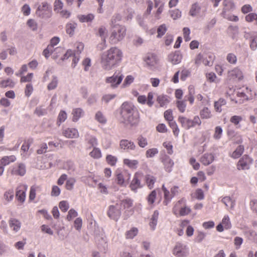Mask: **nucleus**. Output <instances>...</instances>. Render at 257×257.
<instances>
[{
  "mask_svg": "<svg viewBox=\"0 0 257 257\" xmlns=\"http://www.w3.org/2000/svg\"><path fill=\"white\" fill-rule=\"evenodd\" d=\"M34 113L38 116H41L45 115L47 113V110L42 106H39L36 108Z\"/></svg>",
  "mask_w": 257,
  "mask_h": 257,
  "instance_id": "nucleus-63",
  "label": "nucleus"
},
{
  "mask_svg": "<svg viewBox=\"0 0 257 257\" xmlns=\"http://www.w3.org/2000/svg\"><path fill=\"white\" fill-rule=\"evenodd\" d=\"M157 196V192L155 190L152 191L147 197L148 204L149 205L153 204L155 201Z\"/></svg>",
  "mask_w": 257,
  "mask_h": 257,
  "instance_id": "nucleus-44",
  "label": "nucleus"
},
{
  "mask_svg": "<svg viewBox=\"0 0 257 257\" xmlns=\"http://www.w3.org/2000/svg\"><path fill=\"white\" fill-rule=\"evenodd\" d=\"M214 56L213 54H205L202 63L205 66H211L214 62Z\"/></svg>",
  "mask_w": 257,
  "mask_h": 257,
  "instance_id": "nucleus-27",
  "label": "nucleus"
},
{
  "mask_svg": "<svg viewBox=\"0 0 257 257\" xmlns=\"http://www.w3.org/2000/svg\"><path fill=\"white\" fill-rule=\"evenodd\" d=\"M9 224L10 227L15 232H18L21 228V222L18 219L15 218H10L9 220Z\"/></svg>",
  "mask_w": 257,
  "mask_h": 257,
  "instance_id": "nucleus-18",
  "label": "nucleus"
},
{
  "mask_svg": "<svg viewBox=\"0 0 257 257\" xmlns=\"http://www.w3.org/2000/svg\"><path fill=\"white\" fill-rule=\"evenodd\" d=\"M26 172V166L24 164L17 163L11 170V173L14 175L24 176Z\"/></svg>",
  "mask_w": 257,
  "mask_h": 257,
  "instance_id": "nucleus-11",
  "label": "nucleus"
},
{
  "mask_svg": "<svg viewBox=\"0 0 257 257\" xmlns=\"http://www.w3.org/2000/svg\"><path fill=\"white\" fill-rule=\"evenodd\" d=\"M145 180L148 188L152 189L156 181V178L151 175H146L145 177Z\"/></svg>",
  "mask_w": 257,
  "mask_h": 257,
  "instance_id": "nucleus-32",
  "label": "nucleus"
},
{
  "mask_svg": "<svg viewBox=\"0 0 257 257\" xmlns=\"http://www.w3.org/2000/svg\"><path fill=\"white\" fill-rule=\"evenodd\" d=\"M95 119L101 124L106 123L107 119L103 113L100 111H98L95 114Z\"/></svg>",
  "mask_w": 257,
  "mask_h": 257,
  "instance_id": "nucleus-35",
  "label": "nucleus"
},
{
  "mask_svg": "<svg viewBox=\"0 0 257 257\" xmlns=\"http://www.w3.org/2000/svg\"><path fill=\"white\" fill-rule=\"evenodd\" d=\"M189 247L185 243L177 242L173 249V254L177 257H185L189 254Z\"/></svg>",
  "mask_w": 257,
  "mask_h": 257,
  "instance_id": "nucleus-6",
  "label": "nucleus"
},
{
  "mask_svg": "<svg viewBox=\"0 0 257 257\" xmlns=\"http://www.w3.org/2000/svg\"><path fill=\"white\" fill-rule=\"evenodd\" d=\"M0 86L3 88H6L8 87L10 88H13L15 86V83L12 79H8L7 80H2L0 82Z\"/></svg>",
  "mask_w": 257,
  "mask_h": 257,
  "instance_id": "nucleus-41",
  "label": "nucleus"
},
{
  "mask_svg": "<svg viewBox=\"0 0 257 257\" xmlns=\"http://www.w3.org/2000/svg\"><path fill=\"white\" fill-rule=\"evenodd\" d=\"M185 203L186 200L184 198H182L177 201L173 208V213L176 215L177 214L178 210H180L181 206L185 205Z\"/></svg>",
  "mask_w": 257,
  "mask_h": 257,
  "instance_id": "nucleus-39",
  "label": "nucleus"
},
{
  "mask_svg": "<svg viewBox=\"0 0 257 257\" xmlns=\"http://www.w3.org/2000/svg\"><path fill=\"white\" fill-rule=\"evenodd\" d=\"M119 208L114 205H110L107 212L108 216L112 219L117 221L121 215Z\"/></svg>",
  "mask_w": 257,
  "mask_h": 257,
  "instance_id": "nucleus-15",
  "label": "nucleus"
},
{
  "mask_svg": "<svg viewBox=\"0 0 257 257\" xmlns=\"http://www.w3.org/2000/svg\"><path fill=\"white\" fill-rule=\"evenodd\" d=\"M77 18L81 23L91 22L94 18V16L92 14H89L87 15H78Z\"/></svg>",
  "mask_w": 257,
  "mask_h": 257,
  "instance_id": "nucleus-31",
  "label": "nucleus"
},
{
  "mask_svg": "<svg viewBox=\"0 0 257 257\" xmlns=\"http://www.w3.org/2000/svg\"><path fill=\"white\" fill-rule=\"evenodd\" d=\"M119 120L120 122L136 125L139 121V112L133 103L125 101L119 107Z\"/></svg>",
  "mask_w": 257,
  "mask_h": 257,
  "instance_id": "nucleus-1",
  "label": "nucleus"
},
{
  "mask_svg": "<svg viewBox=\"0 0 257 257\" xmlns=\"http://www.w3.org/2000/svg\"><path fill=\"white\" fill-rule=\"evenodd\" d=\"M138 145L141 148H145L148 145V141L146 138L141 135L137 138Z\"/></svg>",
  "mask_w": 257,
  "mask_h": 257,
  "instance_id": "nucleus-46",
  "label": "nucleus"
},
{
  "mask_svg": "<svg viewBox=\"0 0 257 257\" xmlns=\"http://www.w3.org/2000/svg\"><path fill=\"white\" fill-rule=\"evenodd\" d=\"M95 240L98 249L102 252H105L107 249V239L104 234L96 235L95 237Z\"/></svg>",
  "mask_w": 257,
  "mask_h": 257,
  "instance_id": "nucleus-10",
  "label": "nucleus"
},
{
  "mask_svg": "<svg viewBox=\"0 0 257 257\" xmlns=\"http://www.w3.org/2000/svg\"><path fill=\"white\" fill-rule=\"evenodd\" d=\"M0 229L4 234H8L9 233L7 223L5 220H3L0 222Z\"/></svg>",
  "mask_w": 257,
  "mask_h": 257,
  "instance_id": "nucleus-62",
  "label": "nucleus"
},
{
  "mask_svg": "<svg viewBox=\"0 0 257 257\" xmlns=\"http://www.w3.org/2000/svg\"><path fill=\"white\" fill-rule=\"evenodd\" d=\"M36 14L41 19L45 20L49 19L52 15L51 5L46 1L43 2L37 8Z\"/></svg>",
  "mask_w": 257,
  "mask_h": 257,
  "instance_id": "nucleus-4",
  "label": "nucleus"
},
{
  "mask_svg": "<svg viewBox=\"0 0 257 257\" xmlns=\"http://www.w3.org/2000/svg\"><path fill=\"white\" fill-rule=\"evenodd\" d=\"M214 160V156L212 153H205L203 155L200 159V162L204 166L211 164Z\"/></svg>",
  "mask_w": 257,
  "mask_h": 257,
  "instance_id": "nucleus-19",
  "label": "nucleus"
},
{
  "mask_svg": "<svg viewBox=\"0 0 257 257\" xmlns=\"http://www.w3.org/2000/svg\"><path fill=\"white\" fill-rule=\"evenodd\" d=\"M62 134L67 138H77L79 137L77 130L74 128H67L63 130Z\"/></svg>",
  "mask_w": 257,
  "mask_h": 257,
  "instance_id": "nucleus-21",
  "label": "nucleus"
},
{
  "mask_svg": "<svg viewBox=\"0 0 257 257\" xmlns=\"http://www.w3.org/2000/svg\"><path fill=\"white\" fill-rule=\"evenodd\" d=\"M116 95L114 94H107L102 96L101 100L105 103H108L110 100L114 99Z\"/></svg>",
  "mask_w": 257,
  "mask_h": 257,
  "instance_id": "nucleus-57",
  "label": "nucleus"
},
{
  "mask_svg": "<svg viewBox=\"0 0 257 257\" xmlns=\"http://www.w3.org/2000/svg\"><path fill=\"white\" fill-rule=\"evenodd\" d=\"M106 160L107 163L112 166H115L117 162L116 157L111 155H107Z\"/></svg>",
  "mask_w": 257,
  "mask_h": 257,
  "instance_id": "nucleus-59",
  "label": "nucleus"
},
{
  "mask_svg": "<svg viewBox=\"0 0 257 257\" xmlns=\"http://www.w3.org/2000/svg\"><path fill=\"white\" fill-rule=\"evenodd\" d=\"M72 114L73 115L72 121L76 122L84 115V111L81 108H76L73 109Z\"/></svg>",
  "mask_w": 257,
  "mask_h": 257,
  "instance_id": "nucleus-22",
  "label": "nucleus"
},
{
  "mask_svg": "<svg viewBox=\"0 0 257 257\" xmlns=\"http://www.w3.org/2000/svg\"><path fill=\"white\" fill-rule=\"evenodd\" d=\"M16 160V157L14 155L3 157L0 160V163L5 166L8 165L11 163L14 162Z\"/></svg>",
  "mask_w": 257,
  "mask_h": 257,
  "instance_id": "nucleus-28",
  "label": "nucleus"
},
{
  "mask_svg": "<svg viewBox=\"0 0 257 257\" xmlns=\"http://www.w3.org/2000/svg\"><path fill=\"white\" fill-rule=\"evenodd\" d=\"M77 215V212L74 209L71 208L68 212L66 219L68 221H71Z\"/></svg>",
  "mask_w": 257,
  "mask_h": 257,
  "instance_id": "nucleus-54",
  "label": "nucleus"
},
{
  "mask_svg": "<svg viewBox=\"0 0 257 257\" xmlns=\"http://www.w3.org/2000/svg\"><path fill=\"white\" fill-rule=\"evenodd\" d=\"M123 163L130 168H135L138 164V161L136 160H132L128 159H124Z\"/></svg>",
  "mask_w": 257,
  "mask_h": 257,
  "instance_id": "nucleus-50",
  "label": "nucleus"
},
{
  "mask_svg": "<svg viewBox=\"0 0 257 257\" xmlns=\"http://www.w3.org/2000/svg\"><path fill=\"white\" fill-rule=\"evenodd\" d=\"M228 77L230 79L237 78L238 80H241L243 78V74L239 68H234L233 69L228 72Z\"/></svg>",
  "mask_w": 257,
  "mask_h": 257,
  "instance_id": "nucleus-20",
  "label": "nucleus"
},
{
  "mask_svg": "<svg viewBox=\"0 0 257 257\" xmlns=\"http://www.w3.org/2000/svg\"><path fill=\"white\" fill-rule=\"evenodd\" d=\"M67 118V113L64 110H61L58 116V121L57 123L58 125L64 122Z\"/></svg>",
  "mask_w": 257,
  "mask_h": 257,
  "instance_id": "nucleus-49",
  "label": "nucleus"
},
{
  "mask_svg": "<svg viewBox=\"0 0 257 257\" xmlns=\"http://www.w3.org/2000/svg\"><path fill=\"white\" fill-rule=\"evenodd\" d=\"M201 10V7L198 3H195L193 4L190 9L189 14L192 16H196L199 12Z\"/></svg>",
  "mask_w": 257,
  "mask_h": 257,
  "instance_id": "nucleus-37",
  "label": "nucleus"
},
{
  "mask_svg": "<svg viewBox=\"0 0 257 257\" xmlns=\"http://www.w3.org/2000/svg\"><path fill=\"white\" fill-rule=\"evenodd\" d=\"M85 140L88 144L90 145L89 149L96 147L98 145L97 139L93 136L87 134L85 136Z\"/></svg>",
  "mask_w": 257,
  "mask_h": 257,
  "instance_id": "nucleus-23",
  "label": "nucleus"
},
{
  "mask_svg": "<svg viewBox=\"0 0 257 257\" xmlns=\"http://www.w3.org/2000/svg\"><path fill=\"white\" fill-rule=\"evenodd\" d=\"M123 78L121 72L116 71L112 76L107 77L105 79V82L110 84L111 87L115 88L121 83Z\"/></svg>",
  "mask_w": 257,
  "mask_h": 257,
  "instance_id": "nucleus-7",
  "label": "nucleus"
},
{
  "mask_svg": "<svg viewBox=\"0 0 257 257\" xmlns=\"http://www.w3.org/2000/svg\"><path fill=\"white\" fill-rule=\"evenodd\" d=\"M119 147L120 149L126 152L134 151L137 148L136 145L133 142L126 139H123L120 141Z\"/></svg>",
  "mask_w": 257,
  "mask_h": 257,
  "instance_id": "nucleus-14",
  "label": "nucleus"
},
{
  "mask_svg": "<svg viewBox=\"0 0 257 257\" xmlns=\"http://www.w3.org/2000/svg\"><path fill=\"white\" fill-rule=\"evenodd\" d=\"M190 212L191 209L185 204L181 206L180 210H179V214L180 216H185L189 214Z\"/></svg>",
  "mask_w": 257,
  "mask_h": 257,
  "instance_id": "nucleus-51",
  "label": "nucleus"
},
{
  "mask_svg": "<svg viewBox=\"0 0 257 257\" xmlns=\"http://www.w3.org/2000/svg\"><path fill=\"white\" fill-rule=\"evenodd\" d=\"M221 201L226 206V207H229L231 210L234 209L235 202L230 197L225 196L221 199Z\"/></svg>",
  "mask_w": 257,
  "mask_h": 257,
  "instance_id": "nucleus-25",
  "label": "nucleus"
},
{
  "mask_svg": "<svg viewBox=\"0 0 257 257\" xmlns=\"http://www.w3.org/2000/svg\"><path fill=\"white\" fill-rule=\"evenodd\" d=\"M111 27L109 41L111 44H115L124 38L126 34V29L124 26L119 25H114Z\"/></svg>",
  "mask_w": 257,
  "mask_h": 257,
  "instance_id": "nucleus-3",
  "label": "nucleus"
},
{
  "mask_svg": "<svg viewBox=\"0 0 257 257\" xmlns=\"http://www.w3.org/2000/svg\"><path fill=\"white\" fill-rule=\"evenodd\" d=\"M226 100L222 98H220L218 100L214 102V108L217 112H220L222 111L221 106L225 105Z\"/></svg>",
  "mask_w": 257,
  "mask_h": 257,
  "instance_id": "nucleus-36",
  "label": "nucleus"
},
{
  "mask_svg": "<svg viewBox=\"0 0 257 257\" xmlns=\"http://www.w3.org/2000/svg\"><path fill=\"white\" fill-rule=\"evenodd\" d=\"M4 199L7 201V202H10L14 198V191L13 189H9L5 193L4 195Z\"/></svg>",
  "mask_w": 257,
  "mask_h": 257,
  "instance_id": "nucleus-47",
  "label": "nucleus"
},
{
  "mask_svg": "<svg viewBox=\"0 0 257 257\" xmlns=\"http://www.w3.org/2000/svg\"><path fill=\"white\" fill-rule=\"evenodd\" d=\"M253 163V159L248 155H243L238 161L236 168L238 170H247L250 168Z\"/></svg>",
  "mask_w": 257,
  "mask_h": 257,
  "instance_id": "nucleus-8",
  "label": "nucleus"
},
{
  "mask_svg": "<svg viewBox=\"0 0 257 257\" xmlns=\"http://www.w3.org/2000/svg\"><path fill=\"white\" fill-rule=\"evenodd\" d=\"M160 160L164 165L165 170L167 172H171L174 165L173 161L166 155H163Z\"/></svg>",
  "mask_w": 257,
  "mask_h": 257,
  "instance_id": "nucleus-12",
  "label": "nucleus"
},
{
  "mask_svg": "<svg viewBox=\"0 0 257 257\" xmlns=\"http://www.w3.org/2000/svg\"><path fill=\"white\" fill-rule=\"evenodd\" d=\"M63 3L61 0H55L54 3V10L57 13H59L63 8Z\"/></svg>",
  "mask_w": 257,
  "mask_h": 257,
  "instance_id": "nucleus-43",
  "label": "nucleus"
},
{
  "mask_svg": "<svg viewBox=\"0 0 257 257\" xmlns=\"http://www.w3.org/2000/svg\"><path fill=\"white\" fill-rule=\"evenodd\" d=\"M138 232V230L137 228L134 227L130 230L126 232L125 235L126 238L132 239L136 236Z\"/></svg>",
  "mask_w": 257,
  "mask_h": 257,
  "instance_id": "nucleus-48",
  "label": "nucleus"
},
{
  "mask_svg": "<svg viewBox=\"0 0 257 257\" xmlns=\"http://www.w3.org/2000/svg\"><path fill=\"white\" fill-rule=\"evenodd\" d=\"M159 214V211L158 210H155L153 214L152 215V217L151 218L150 225L153 230H155L156 226L157 225Z\"/></svg>",
  "mask_w": 257,
  "mask_h": 257,
  "instance_id": "nucleus-30",
  "label": "nucleus"
},
{
  "mask_svg": "<svg viewBox=\"0 0 257 257\" xmlns=\"http://www.w3.org/2000/svg\"><path fill=\"white\" fill-rule=\"evenodd\" d=\"M244 148L243 145L238 146L236 149L233 152L230 157L233 159H237L239 158L243 154Z\"/></svg>",
  "mask_w": 257,
  "mask_h": 257,
  "instance_id": "nucleus-29",
  "label": "nucleus"
},
{
  "mask_svg": "<svg viewBox=\"0 0 257 257\" xmlns=\"http://www.w3.org/2000/svg\"><path fill=\"white\" fill-rule=\"evenodd\" d=\"M222 134V129L220 126H217L215 128V133L213 138L215 140H219L221 138Z\"/></svg>",
  "mask_w": 257,
  "mask_h": 257,
  "instance_id": "nucleus-60",
  "label": "nucleus"
},
{
  "mask_svg": "<svg viewBox=\"0 0 257 257\" xmlns=\"http://www.w3.org/2000/svg\"><path fill=\"white\" fill-rule=\"evenodd\" d=\"M162 190L164 194V201L163 203L165 205H167L174 197L172 196L171 193L165 187L164 185L162 186Z\"/></svg>",
  "mask_w": 257,
  "mask_h": 257,
  "instance_id": "nucleus-26",
  "label": "nucleus"
},
{
  "mask_svg": "<svg viewBox=\"0 0 257 257\" xmlns=\"http://www.w3.org/2000/svg\"><path fill=\"white\" fill-rule=\"evenodd\" d=\"M169 124L170 127L173 130L174 136L178 137L180 131L176 122L172 120L169 121Z\"/></svg>",
  "mask_w": 257,
  "mask_h": 257,
  "instance_id": "nucleus-42",
  "label": "nucleus"
},
{
  "mask_svg": "<svg viewBox=\"0 0 257 257\" xmlns=\"http://www.w3.org/2000/svg\"><path fill=\"white\" fill-rule=\"evenodd\" d=\"M77 26V24L74 22L68 23L66 25V33L70 36H73Z\"/></svg>",
  "mask_w": 257,
  "mask_h": 257,
  "instance_id": "nucleus-24",
  "label": "nucleus"
},
{
  "mask_svg": "<svg viewBox=\"0 0 257 257\" xmlns=\"http://www.w3.org/2000/svg\"><path fill=\"white\" fill-rule=\"evenodd\" d=\"M93 150L89 153V155L95 159H99L101 157V152L100 150L97 147L93 148Z\"/></svg>",
  "mask_w": 257,
  "mask_h": 257,
  "instance_id": "nucleus-40",
  "label": "nucleus"
},
{
  "mask_svg": "<svg viewBox=\"0 0 257 257\" xmlns=\"http://www.w3.org/2000/svg\"><path fill=\"white\" fill-rule=\"evenodd\" d=\"M122 53L116 47H111L103 53L101 55V64L106 70H110L121 61Z\"/></svg>",
  "mask_w": 257,
  "mask_h": 257,
  "instance_id": "nucleus-2",
  "label": "nucleus"
},
{
  "mask_svg": "<svg viewBox=\"0 0 257 257\" xmlns=\"http://www.w3.org/2000/svg\"><path fill=\"white\" fill-rule=\"evenodd\" d=\"M157 148H152L148 150L146 152V156L147 158H153L158 153Z\"/></svg>",
  "mask_w": 257,
  "mask_h": 257,
  "instance_id": "nucleus-53",
  "label": "nucleus"
},
{
  "mask_svg": "<svg viewBox=\"0 0 257 257\" xmlns=\"http://www.w3.org/2000/svg\"><path fill=\"white\" fill-rule=\"evenodd\" d=\"M76 179L74 178H70L67 181L65 184L66 189L68 190H72L74 188V185L76 182Z\"/></svg>",
  "mask_w": 257,
  "mask_h": 257,
  "instance_id": "nucleus-45",
  "label": "nucleus"
},
{
  "mask_svg": "<svg viewBox=\"0 0 257 257\" xmlns=\"http://www.w3.org/2000/svg\"><path fill=\"white\" fill-rule=\"evenodd\" d=\"M27 189V186L24 185H20L17 188L16 196L18 200L22 203L25 201Z\"/></svg>",
  "mask_w": 257,
  "mask_h": 257,
  "instance_id": "nucleus-16",
  "label": "nucleus"
},
{
  "mask_svg": "<svg viewBox=\"0 0 257 257\" xmlns=\"http://www.w3.org/2000/svg\"><path fill=\"white\" fill-rule=\"evenodd\" d=\"M146 65L150 67H155L158 63L159 59L157 55L153 53H148L144 58Z\"/></svg>",
  "mask_w": 257,
  "mask_h": 257,
  "instance_id": "nucleus-13",
  "label": "nucleus"
},
{
  "mask_svg": "<svg viewBox=\"0 0 257 257\" xmlns=\"http://www.w3.org/2000/svg\"><path fill=\"white\" fill-rule=\"evenodd\" d=\"M59 207L62 212H65L69 209V205L67 201L63 200L59 202Z\"/></svg>",
  "mask_w": 257,
  "mask_h": 257,
  "instance_id": "nucleus-56",
  "label": "nucleus"
},
{
  "mask_svg": "<svg viewBox=\"0 0 257 257\" xmlns=\"http://www.w3.org/2000/svg\"><path fill=\"white\" fill-rule=\"evenodd\" d=\"M200 115L202 119H207L211 117V111L207 107H204L200 110Z\"/></svg>",
  "mask_w": 257,
  "mask_h": 257,
  "instance_id": "nucleus-38",
  "label": "nucleus"
},
{
  "mask_svg": "<svg viewBox=\"0 0 257 257\" xmlns=\"http://www.w3.org/2000/svg\"><path fill=\"white\" fill-rule=\"evenodd\" d=\"M227 61L230 64H235L237 62L236 56L233 53H229L226 56Z\"/></svg>",
  "mask_w": 257,
  "mask_h": 257,
  "instance_id": "nucleus-58",
  "label": "nucleus"
},
{
  "mask_svg": "<svg viewBox=\"0 0 257 257\" xmlns=\"http://www.w3.org/2000/svg\"><path fill=\"white\" fill-rule=\"evenodd\" d=\"M58 77L56 75H53L51 82L47 85V89L49 90L56 89L58 86Z\"/></svg>",
  "mask_w": 257,
  "mask_h": 257,
  "instance_id": "nucleus-34",
  "label": "nucleus"
},
{
  "mask_svg": "<svg viewBox=\"0 0 257 257\" xmlns=\"http://www.w3.org/2000/svg\"><path fill=\"white\" fill-rule=\"evenodd\" d=\"M157 101L160 104V106L164 107L169 103L170 100L167 95L162 94L158 96Z\"/></svg>",
  "mask_w": 257,
  "mask_h": 257,
  "instance_id": "nucleus-33",
  "label": "nucleus"
},
{
  "mask_svg": "<svg viewBox=\"0 0 257 257\" xmlns=\"http://www.w3.org/2000/svg\"><path fill=\"white\" fill-rule=\"evenodd\" d=\"M257 19V14L256 13H251L247 15L245 17L246 22L251 23Z\"/></svg>",
  "mask_w": 257,
  "mask_h": 257,
  "instance_id": "nucleus-64",
  "label": "nucleus"
},
{
  "mask_svg": "<svg viewBox=\"0 0 257 257\" xmlns=\"http://www.w3.org/2000/svg\"><path fill=\"white\" fill-rule=\"evenodd\" d=\"M178 121L181 124L182 127L187 130L201 124V120L198 115L195 116L193 119L180 116L178 117Z\"/></svg>",
  "mask_w": 257,
  "mask_h": 257,
  "instance_id": "nucleus-5",
  "label": "nucleus"
},
{
  "mask_svg": "<svg viewBox=\"0 0 257 257\" xmlns=\"http://www.w3.org/2000/svg\"><path fill=\"white\" fill-rule=\"evenodd\" d=\"M222 224L223 225L224 227L226 229L231 227V225L228 215H225L224 216L222 221Z\"/></svg>",
  "mask_w": 257,
  "mask_h": 257,
  "instance_id": "nucleus-61",
  "label": "nucleus"
},
{
  "mask_svg": "<svg viewBox=\"0 0 257 257\" xmlns=\"http://www.w3.org/2000/svg\"><path fill=\"white\" fill-rule=\"evenodd\" d=\"M142 177L143 174L141 173L137 172L135 174L130 184V188L134 192L137 193L139 189L142 188L144 187V184L141 181Z\"/></svg>",
  "mask_w": 257,
  "mask_h": 257,
  "instance_id": "nucleus-9",
  "label": "nucleus"
},
{
  "mask_svg": "<svg viewBox=\"0 0 257 257\" xmlns=\"http://www.w3.org/2000/svg\"><path fill=\"white\" fill-rule=\"evenodd\" d=\"M167 28L165 24L160 25L157 29L158 35L157 37H162L166 32Z\"/></svg>",
  "mask_w": 257,
  "mask_h": 257,
  "instance_id": "nucleus-55",
  "label": "nucleus"
},
{
  "mask_svg": "<svg viewBox=\"0 0 257 257\" xmlns=\"http://www.w3.org/2000/svg\"><path fill=\"white\" fill-rule=\"evenodd\" d=\"M168 61L173 65H176L180 63L182 59V56L181 52L179 51H176L174 52L171 53L168 55Z\"/></svg>",
  "mask_w": 257,
  "mask_h": 257,
  "instance_id": "nucleus-17",
  "label": "nucleus"
},
{
  "mask_svg": "<svg viewBox=\"0 0 257 257\" xmlns=\"http://www.w3.org/2000/svg\"><path fill=\"white\" fill-rule=\"evenodd\" d=\"M176 104L179 110L182 113L184 112L186 107V100H178Z\"/></svg>",
  "mask_w": 257,
  "mask_h": 257,
  "instance_id": "nucleus-52",
  "label": "nucleus"
}]
</instances>
